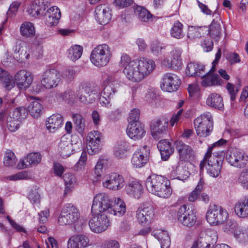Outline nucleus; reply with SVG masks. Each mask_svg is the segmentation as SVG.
<instances>
[{"label": "nucleus", "instance_id": "5fc2aeb1", "mask_svg": "<svg viewBox=\"0 0 248 248\" xmlns=\"http://www.w3.org/2000/svg\"><path fill=\"white\" fill-rule=\"evenodd\" d=\"M73 119L77 130L79 133L83 132L85 127V120L82 116L80 114H74L73 115Z\"/></svg>", "mask_w": 248, "mask_h": 248}, {"label": "nucleus", "instance_id": "7ed1b4c3", "mask_svg": "<svg viewBox=\"0 0 248 248\" xmlns=\"http://www.w3.org/2000/svg\"><path fill=\"white\" fill-rule=\"evenodd\" d=\"M120 84V78L117 74L112 73L105 76L102 82L103 90L99 98L100 104L102 106L108 107L110 106V100L117 92Z\"/></svg>", "mask_w": 248, "mask_h": 248}, {"label": "nucleus", "instance_id": "69168bd1", "mask_svg": "<svg viewBox=\"0 0 248 248\" xmlns=\"http://www.w3.org/2000/svg\"><path fill=\"white\" fill-rule=\"evenodd\" d=\"M7 178L11 181H17L29 178L28 173L26 171H21L16 174L9 175Z\"/></svg>", "mask_w": 248, "mask_h": 248}, {"label": "nucleus", "instance_id": "dca6fc26", "mask_svg": "<svg viewBox=\"0 0 248 248\" xmlns=\"http://www.w3.org/2000/svg\"><path fill=\"white\" fill-rule=\"evenodd\" d=\"M124 185L125 181L124 177L116 173L107 175L105 180L103 182L104 187L114 191L120 190Z\"/></svg>", "mask_w": 248, "mask_h": 248}, {"label": "nucleus", "instance_id": "052dcab7", "mask_svg": "<svg viewBox=\"0 0 248 248\" xmlns=\"http://www.w3.org/2000/svg\"><path fill=\"white\" fill-rule=\"evenodd\" d=\"M238 182L243 188L248 189V168L243 170L241 172Z\"/></svg>", "mask_w": 248, "mask_h": 248}, {"label": "nucleus", "instance_id": "a18cd8bd", "mask_svg": "<svg viewBox=\"0 0 248 248\" xmlns=\"http://www.w3.org/2000/svg\"><path fill=\"white\" fill-rule=\"evenodd\" d=\"M206 27L203 26H189L188 29L187 37L190 39H199L202 37L206 31Z\"/></svg>", "mask_w": 248, "mask_h": 248}, {"label": "nucleus", "instance_id": "c9c22d12", "mask_svg": "<svg viewBox=\"0 0 248 248\" xmlns=\"http://www.w3.org/2000/svg\"><path fill=\"white\" fill-rule=\"evenodd\" d=\"M206 104L212 108L218 110L224 108L223 98L221 96L216 93H210L206 100Z\"/></svg>", "mask_w": 248, "mask_h": 248}, {"label": "nucleus", "instance_id": "2eb2a0df", "mask_svg": "<svg viewBox=\"0 0 248 248\" xmlns=\"http://www.w3.org/2000/svg\"><path fill=\"white\" fill-rule=\"evenodd\" d=\"M181 80L178 77L172 73L165 74L161 85L162 90L165 92H173L178 90Z\"/></svg>", "mask_w": 248, "mask_h": 248}, {"label": "nucleus", "instance_id": "c756f323", "mask_svg": "<svg viewBox=\"0 0 248 248\" xmlns=\"http://www.w3.org/2000/svg\"><path fill=\"white\" fill-rule=\"evenodd\" d=\"M89 243L87 236L78 234L71 236L68 241V248H82L86 247Z\"/></svg>", "mask_w": 248, "mask_h": 248}, {"label": "nucleus", "instance_id": "a878e982", "mask_svg": "<svg viewBox=\"0 0 248 248\" xmlns=\"http://www.w3.org/2000/svg\"><path fill=\"white\" fill-rule=\"evenodd\" d=\"M215 71L211 70L205 75V73L201 77L202 81L201 84L203 87H210L221 85L223 83V81L219 78L218 75L213 74Z\"/></svg>", "mask_w": 248, "mask_h": 248}, {"label": "nucleus", "instance_id": "603ef678", "mask_svg": "<svg viewBox=\"0 0 248 248\" xmlns=\"http://www.w3.org/2000/svg\"><path fill=\"white\" fill-rule=\"evenodd\" d=\"M28 114V111L24 107H18L15 108L12 113L10 114L9 116L15 119L16 121H19L25 119Z\"/></svg>", "mask_w": 248, "mask_h": 248}, {"label": "nucleus", "instance_id": "8fccbe9b", "mask_svg": "<svg viewBox=\"0 0 248 248\" xmlns=\"http://www.w3.org/2000/svg\"><path fill=\"white\" fill-rule=\"evenodd\" d=\"M183 25L179 21H175L171 27L170 33L171 37L180 39L184 36L183 31Z\"/></svg>", "mask_w": 248, "mask_h": 248}, {"label": "nucleus", "instance_id": "c03bdc74", "mask_svg": "<svg viewBox=\"0 0 248 248\" xmlns=\"http://www.w3.org/2000/svg\"><path fill=\"white\" fill-rule=\"evenodd\" d=\"M0 80L3 83L5 89L11 90L15 86L13 77L8 72L0 67Z\"/></svg>", "mask_w": 248, "mask_h": 248}, {"label": "nucleus", "instance_id": "13d9d810", "mask_svg": "<svg viewBox=\"0 0 248 248\" xmlns=\"http://www.w3.org/2000/svg\"><path fill=\"white\" fill-rule=\"evenodd\" d=\"M233 234L234 237L242 243L248 241V232L246 229L239 227L234 232Z\"/></svg>", "mask_w": 248, "mask_h": 248}, {"label": "nucleus", "instance_id": "1a4fd4ad", "mask_svg": "<svg viewBox=\"0 0 248 248\" xmlns=\"http://www.w3.org/2000/svg\"><path fill=\"white\" fill-rule=\"evenodd\" d=\"M60 81L59 72L54 69L46 70L43 73L40 82L41 86L36 85L35 90L38 92L42 87L47 89H50L57 86Z\"/></svg>", "mask_w": 248, "mask_h": 248}, {"label": "nucleus", "instance_id": "3c124183", "mask_svg": "<svg viewBox=\"0 0 248 248\" xmlns=\"http://www.w3.org/2000/svg\"><path fill=\"white\" fill-rule=\"evenodd\" d=\"M28 111L34 118L38 117L42 109L41 104L37 100L32 101L28 107Z\"/></svg>", "mask_w": 248, "mask_h": 248}, {"label": "nucleus", "instance_id": "680f3d73", "mask_svg": "<svg viewBox=\"0 0 248 248\" xmlns=\"http://www.w3.org/2000/svg\"><path fill=\"white\" fill-rule=\"evenodd\" d=\"M209 237L208 236H200L198 240L195 241L193 244H196V247L198 248H210L211 245L208 243Z\"/></svg>", "mask_w": 248, "mask_h": 248}, {"label": "nucleus", "instance_id": "393cba45", "mask_svg": "<svg viewBox=\"0 0 248 248\" xmlns=\"http://www.w3.org/2000/svg\"><path fill=\"white\" fill-rule=\"evenodd\" d=\"M153 216V209L150 206L140 207L136 211V218L138 222L141 224L149 223Z\"/></svg>", "mask_w": 248, "mask_h": 248}, {"label": "nucleus", "instance_id": "f8f14e48", "mask_svg": "<svg viewBox=\"0 0 248 248\" xmlns=\"http://www.w3.org/2000/svg\"><path fill=\"white\" fill-rule=\"evenodd\" d=\"M92 215L93 217L89 222V225L92 231L95 233H101L106 230L109 225L107 215L104 213Z\"/></svg>", "mask_w": 248, "mask_h": 248}, {"label": "nucleus", "instance_id": "774afa93", "mask_svg": "<svg viewBox=\"0 0 248 248\" xmlns=\"http://www.w3.org/2000/svg\"><path fill=\"white\" fill-rule=\"evenodd\" d=\"M140 116V110L138 108H135L132 109L130 113L128 119V124L136 123L137 122H140L139 121Z\"/></svg>", "mask_w": 248, "mask_h": 248}, {"label": "nucleus", "instance_id": "4d7b16f0", "mask_svg": "<svg viewBox=\"0 0 248 248\" xmlns=\"http://www.w3.org/2000/svg\"><path fill=\"white\" fill-rule=\"evenodd\" d=\"M42 156L38 152L29 153L25 157V160L29 162L31 166L38 164L41 161Z\"/></svg>", "mask_w": 248, "mask_h": 248}, {"label": "nucleus", "instance_id": "4c0bfd02", "mask_svg": "<svg viewBox=\"0 0 248 248\" xmlns=\"http://www.w3.org/2000/svg\"><path fill=\"white\" fill-rule=\"evenodd\" d=\"M188 172L186 170L183 166L180 165L179 162H175L171 166L170 177L172 179L179 180L185 179L188 177Z\"/></svg>", "mask_w": 248, "mask_h": 248}, {"label": "nucleus", "instance_id": "f03ea898", "mask_svg": "<svg viewBox=\"0 0 248 248\" xmlns=\"http://www.w3.org/2000/svg\"><path fill=\"white\" fill-rule=\"evenodd\" d=\"M146 187L150 193L162 198H168L172 194L169 180L161 175L152 174L145 183Z\"/></svg>", "mask_w": 248, "mask_h": 248}, {"label": "nucleus", "instance_id": "4be33fe9", "mask_svg": "<svg viewBox=\"0 0 248 248\" xmlns=\"http://www.w3.org/2000/svg\"><path fill=\"white\" fill-rule=\"evenodd\" d=\"M30 50L31 46L21 40L16 41V46L13 48V50L16 55V58H19L21 62L29 59Z\"/></svg>", "mask_w": 248, "mask_h": 248}, {"label": "nucleus", "instance_id": "e2e57ef3", "mask_svg": "<svg viewBox=\"0 0 248 248\" xmlns=\"http://www.w3.org/2000/svg\"><path fill=\"white\" fill-rule=\"evenodd\" d=\"M165 46L157 40L153 41L150 45V49L153 54L158 55L161 53Z\"/></svg>", "mask_w": 248, "mask_h": 248}, {"label": "nucleus", "instance_id": "49530a36", "mask_svg": "<svg viewBox=\"0 0 248 248\" xmlns=\"http://www.w3.org/2000/svg\"><path fill=\"white\" fill-rule=\"evenodd\" d=\"M82 52V46L77 45H73L68 49L67 56L72 61H76L81 57Z\"/></svg>", "mask_w": 248, "mask_h": 248}, {"label": "nucleus", "instance_id": "412c9836", "mask_svg": "<svg viewBox=\"0 0 248 248\" xmlns=\"http://www.w3.org/2000/svg\"><path fill=\"white\" fill-rule=\"evenodd\" d=\"M168 120L166 118L156 119L153 121L150 124L152 135L155 138H159L167 131Z\"/></svg>", "mask_w": 248, "mask_h": 248}, {"label": "nucleus", "instance_id": "f704fd0d", "mask_svg": "<svg viewBox=\"0 0 248 248\" xmlns=\"http://www.w3.org/2000/svg\"><path fill=\"white\" fill-rule=\"evenodd\" d=\"M157 146L160 151L161 157L164 160L168 159L170 155L174 152V149L171 146V143L166 140L159 141Z\"/></svg>", "mask_w": 248, "mask_h": 248}, {"label": "nucleus", "instance_id": "a211bd4d", "mask_svg": "<svg viewBox=\"0 0 248 248\" xmlns=\"http://www.w3.org/2000/svg\"><path fill=\"white\" fill-rule=\"evenodd\" d=\"M149 149L146 145L136 151L133 155L131 162L135 168L144 166L149 159Z\"/></svg>", "mask_w": 248, "mask_h": 248}, {"label": "nucleus", "instance_id": "423d86ee", "mask_svg": "<svg viewBox=\"0 0 248 248\" xmlns=\"http://www.w3.org/2000/svg\"><path fill=\"white\" fill-rule=\"evenodd\" d=\"M194 124L197 135L201 137H206L212 131V116L209 112H205L195 119Z\"/></svg>", "mask_w": 248, "mask_h": 248}, {"label": "nucleus", "instance_id": "c85d7f7f", "mask_svg": "<svg viewBox=\"0 0 248 248\" xmlns=\"http://www.w3.org/2000/svg\"><path fill=\"white\" fill-rule=\"evenodd\" d=\"M176 149L178 151L180 158L183 160H187L194 156V152L189 145L186 144L181 140L175 142Z\"/></svg>", "mask_w": 248, "mask_h": 248}, {"label": "nucleus", "instance_id": "338daca9", "mask_svg": "<svg viewBox=\"0 0 248 248\" xmlns=\"http://www.w3.org/2000/svg\"><path fill=\"white\" fill-rule=\"evenodd\" d=\"M225 222L224 229L225 232H230L234 233V232L239 228L236 222L234 221L226 219Z\"/></svg>", "mask_w": 248, "mask_h": 248}, {"label": "nucleus", "instance_id": "37998d69", "mask_svg": "<svg viewBox=\"0 0 248 248\" xmlns=\"http://www.w3.org/2000/svg\"><path fill=\"white\" fill-rule=\"evenodd\" d=\"M20 32L23 36L26 37H33L35 33L33 24L28 21L23 22L20 27Z\"/></svg>", "mask_w": 248, "mask_h": 248}, {"label": "nucleus", "instance_id": "39448f33", "mask_svg": "<svg viewBox=\"0 0 248 248\" xmlns=\"http://www.w3.org/2000/svg\"><path fill=\"white\" fill-rule=\"evenodd\" d=\"M112 57L111 48L106 44L99 45L92 50L90 55L92 63L98 67L107 65Z\"/></svg>", "mask_w": 248, "mask_h": 248}, {"label": "nucleus", "instance_id": "20e7f679", "mask_svg": "<svg viewBox=\"0 0 248 248\" xmlns=\"http://www.w3.org/2000/svg\"><path fill=\"white\" fill-rule=\"evenodd\" d=\"M211 148L208 149L203 159L200 164V167L201 170H203L207 163L206 166L207 173L211 177L216 178L221 172L223 159L221 156L212 155L211 154Z\"/></svg>", "mask_w": 248, "mask_h": 248}, {"label": "nucleus", "instance_id": "7c9ffc66", "mask_svg": "<svg viewBox=\"0 0 248 248\" xmlns=\"http://www.w3.org/2000/svg\"><path fill=\"white\" fill-rule=\"evenodd\" d=\"M172 58L170 62L169 60H164L162 64L166 66L171 67L174 69H178L182 66V62L181 59L182 50L178 48H174L170 52Z\"/></svg>", "mask_w": 248, "mask_h": 248}, {"label": "nucleus", "instance_id": "5701e85b", "mask_svg": "<svg viewBox=\"0 0 248 248\" xmlns=\"http://www.w3.org/2000/svg\"><path fill=\"white\" fill-rule=\"evenodd\" d=\"M95 18L100 24H108L111 18V11L106 5H98L95 10Z\"/></svg>", "mask_w": 248, "mask_h": 248}, {"label": "nucleus", "instance_id": "e433bc0d", "mask_svg": "<svg viewBox=\"0 0 248 248\" xmlns=\"http://www.w3.org/2000/svg\"><path fill=\"white\" fill-rule=\"evenodd\" d=\"M152 234L160 242L161 248H169L170 245V240L167 231L156 230L152 232Z\"/></svg>", "mask_w": 248, "mask_h": 248}, {"label": "nucleus", "instance_id": "f3484780", "mask_svg": "<svg viewBox=\"0 0 248 248\" xmlns=\"http://www.w3.org/2000/svg\"><path fill=\"white\" fill-rule=\"evenodd\" d=\"M126 134L130 139L134 140H141L146 134L144 125L140 122L128 124Z\"/></svg>", "mask_w": 248, "mask_h": 248}, {"label": "nucleus", "instance_id": "79ce46f5", "mask_svg": "<svg viewBox=\"0 0 248 248\" xmlns=\"http://www.w3.org/2000/svg\"><path fill=\"white\" fill-rule=\"evenodd\" d=\"M135 13L138 16V19L144 22L152 21L154 16L149 11L141 6H137L135 9Z\"/></svg>", "mask_w": 248, "mask_h": 248}, {"label": "nucleus", "instance_id": "9d476101", "mask_svg": "<svg viewBox=\"0 0 248 248\" xmlns=\"http://www.w3.org/2000/svg\"><path fill=\"white\" fill-rule=\"evenodd\" d=\"M228 213L221 206L210 205L206 213V219L211 225H217L223 224L228 217Z\"/></svg>", "mask_w": 248, "mask_h": 248}, {"label": "nucleus", "instance_id": "ea45409f", "mask_svg": "<svg viewBox=\"0 0 248 248\" xmlns=\"http://www.w3.org/2000/svg\"><path fill=\"white\" fill-rule=\"evenodd\" d=\"M126 191L128 194L139 199L143 193V187L139 182L134 181L126 186Z\"/></svg>", "mask_w": 248, "mask_h": 248}, {"label": "nucleus", "instance_id": "b1692460", "mask_svg": "<svg viewBox=\"0 0 248 248\" xmlns=\"http://www.w3.org/2000/svg\"><path fill=\"white\" fill-rule=\"evenodd\" d=\"M46 24L48 27L55 26L59 22L61 13L56 6H52L45 13Z\"/></svg>", "mask_w": 248, "mask_h": 248}, {"label": "nucleus", "instance_id": "9b49d317", "mask_svg": "<svg viewBox=\"0 0 248 248\" xmlns=\"http://www.w3.org/2000/svg\"><path fill=\"white\" fill-rule=\"evenodd\" d=\"M226 160L231 166L241 168L246 165L248 156L240 149L232 148L227 155Z\"/></svg>", "mask_w": 248, "mask_h": 248}, {"label": "nucleus", "instance_id": "473e14b6", "mask_svg": "<svg viewBox=\"0 0 248 248\" xmlns=\"http://www.w3.org/2000/svg\"><path fill=\"white\" fill-rule=\"evenodd\" d=\"M234 212L240 218L248 217V196L240 199L234 206Z\"/></svg>", "mask_w": 248, "mask_h": 248}, {"label": "nucleus", "instance_id": "6e6552de", "mask_svg": "<svg viewBox=\"0 0 248 248\" xmlns=\"http://www.w3.org/2000/svg\"><path fill=\"white\" fill-rule=\"evenodd\" d=\"M79 217L78 209L76 206L68 204L62 208L58 221L61 225H71L77 222Z\"/></svg>", "mask_w": 248, "mask_h": 248}, {"label": "nucleus", "instance_id": "ddd939ff", "mask_svg": "<svg viewBox=\"0 0 248 248\" xmlns=\"http://www.w3.org/2000/svg\"><path fill=\"white\" fill-rule=\"evenodd\" d=\"M177 219L183 225L191 227L196 221V217L192 209L184 205L181 206L177 211Z\"/></svg>", "mask_w": 248, "mask_h": 248}, {"label": "nucleus", "instance_id": "58836bf2", "mask_svg": "<svg viewBox=\"0 0 248 248\" xmlns=\"http://www.w3.org/2000/svg\"><path fill=\"white\" fill-rule=\"evenodd\" d=\"M109 215L119 217L122 216L126 211L125 203L119 198H115L113 201Z\"/></svg>", "mask_w": 248, "mask_h": 248}, {"label": "nucleus", "instance_id": "bf43d9fd", "mask_svg": "<svg viewBox=\"0 0 248 248\" xmlns=\"http://www.w3.org/2000/svg\"><path fill=\"white\" fill-rule=\"evenodd\" d=\"M62 78L67 82L72 81L76 77V71L72 67H68L64 70L62 74Z\"/></svg>", "mask_w": 248, "mask_h": 248}, {"label": "nucleus", "instance_id": "a19ab883", "mask_svg": "<svg viewBox=\"0 0 248 248\" xmlns=\"http://www.w3.org/2000/svg\"><path fill=\"white\" fill-rule=\"evenodd\" d=\"M129 144L125 140L118 141L114 148V155L118 158H122L126 156V153L129 149Z\"/></svg>", "mask_w": 248, "mask_h": 248}, {"label": "nucleus", "instance_id": "72a5a7b5", "mask_svg": "<svg viewBox=\"0 0 248 248\" xmlns=\"http://www.w3.org/2000/svg\"><path fill=\"white\" fill-rule=\"evenodd\" d=\"M186 74L189 77H202L205 73V66L198 62H191L188 63Z\"/></svg>", "mask_w": 248, "mask_h": 248}, {"label": "nucleus", "instance_id": "aec40b11", "mask_svg": "<svg viewBox=\"0 0 248 248\" xmlns=\"http://www.w3.org/2000/svg\"><path fill=\"white\" fill-rule=\"evenodd\" d=\"M15 81L20 90H25L29 88L33 80L31 73L26 70L18 71L15 76Z\"/></svg>", "mask_w": 248, "mask_h": 248}, {"label": "nucleus", "instance_id": "09e8293b", "mask_svg": "<svg viewBox=\"0 0 248 248\" xmlns=\"http://www.w3.org/2000/svg\"><path fill=\"white\" fill-rule=\"evenodd\" d=\"M17 159L15 154L10 150H7L3 156V163L5 167H13L17 162Z\"/></svg>", "mask_w": 248, "mask_h": 248}, {"label": "nucleus", "instance_id": "4468645a", "mask_svg": "<svg viewBox=\"0 0 248 248\" xmlns=\"http://www.w3.org/2000/svg\"><path fill=\"white\" fill-rule=\"evenodd\" d=\"M77 92L79 94L78 99L81 103L87 105L94 102L95 98L91 94L93 92L89 83L80 82L77 88Z\"/></svg>", "mask_w": 248, "mask_h": 248}, {"label": "nucleus", "instance_id": "0e129e2a", "mask_svg": "<svg viewBox=\"0 0 248 248\" xmlns=\"http://www.w3.org/2000/svg\"><path fill=\"white\" fill-rule=\"evenodd\" d=\"M20 123L19 121L9 116L7 121V127L10 131L15 132L18 129Z\"/></svg>", "mask_w": 248, "mask_h": 248}, {"label": "nucleus", "instance_id": "0eeeda50", "mask_svg": "<svg viewBox=\"0 0 248 248\" xmlns=\"http://www.w3.org/2000/svg\"><path fill=\"white\" fill-rule=\"evenodd\" d=\"M113 201L109 196L104 193H100L96 194L93 200L92 206V214L104 213L106 215L110 214Z\"/></svg>", "mask_w": 248, "mask_h": 248}, {"label": "nucleus", "instance_id": "cd10ccee", "mask_svg": "<svg viewBox=\"0 0 248 248\" xmlns=\"http://www.w3.org/2000/svg\"><path fill=\"white\" fill-rule=\"evenodd\" d=\"M63 119L60 114H54L48 117L46 122L47 129L51 133L57 131L62 125Z\"/></svg>", "mask_w": 248, "mask_h": 248}, {"label": "nucleus", "instance_id": "6e6d98bb", "mask_svg": "<svg viewBox=\"0 0 248 248\" xmlns=\"http://www.w3.org/2000/svg\"><path fill=\"white\" fill-rule=\"evenodd\" d=\"M77 93V89L76 90L67 89L61 96L63 99L68 101L69 103H74L79 96Z\"/></svg>", "mask_w": 248, "mask_h": 248}, {"label": "nucleus", "instance_id": "de8ad7c7", "mask_svg": "<svg viewBox=\"0 0 248 248\" xmlns=\"http://www.w3.org/2000/svg\"><path fill=\"white\" fill-rule=\"evenodd\" d=\"M63 180L65 183L64 194L70 193L73 188L76 182L75 176L71 173H66L63 175Z\"/></svg>", "mask_w": 248, "mask_h": 248}, {"label": "nucleus", "instance_id": "2f4dec72", "mask_svg": "<svg viewBox=\"0 0 248 248\" xmlns=\"http://www.w3.org/2000/svg\"><path fill=\"white\" fill-rule=\"evenodd\" d=\"M70 140L65 137H62L59 144L58 150L60 155L63 158L69 156L73 151L76 150L73 147Z\"/></svg>", "mask_w": 248, "mask_h": 248}, {"label": "nucleus", "instance_id": "864d4df0", "mask_svg": "<svg viewBox=\"0 0 248 248\" xmlns=\"http://www.w3.org/2000/svg\"><path fill=\"white\" fill-rule=\"evenodd\" d=\"M220 30L219 23L215 20H213L210 25L209 33L210 36L217 41L220 35Z\"/></svg>", "mask_w": 248, "mask_h": 248}, {"label": "nucleus", "instance_id": "bb28decb", "mask_svg": "<svg viewBox=\"0 0 248 248\" xmlns=\"http://www.w3.org/2000/svg\"><path fill=\"white\" fill-rule=\"evenodd\" d=\"M47 6L42 0H35L27 8V11L32 17L43 16Z\"/></svg>", "mask_w": 248, "mask_h": 248}, {"label": "nucleus", "instance_id": "f257e3e1", "mask_svg": "<svg viewBox=\"0 0 248 248\" xmlns=\"http://www.w3.org/2000/svg\"><path fill=\"white\" fill-rule=\"evenodd\" d=\"M119 65L124 67L123 72L126 78L134 82L142 81L155 67L153 60L142 57L131 60L130 56L125 53L122 55Z\"/></svg>", "mask_w": 248, "mask_h": 248}, {"label": "nucleus", "instance_id": "6ab92c4d", "mask_svg": "<svg viewBox=\"0 0 248 248\" xmlns=\"http://www.w3.org/2000/svg\"><path fill=\"white\" fill-rule=\"evenodd\" d=\"M101 133L98 131L91 132L88 134L87 149L89 154H95L101 150Z\"/></svg>", "mask_w": 248, "mask_h": 248}]
</instances>
